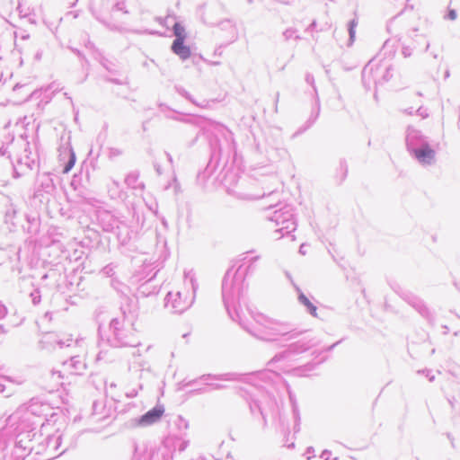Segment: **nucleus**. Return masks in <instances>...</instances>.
<instances>
[{
	"label": "nucleus",
	"instance_id": "nucleus-6",
	"mask_svg": "<svg viewBox=\"0 0 460 460\" xmlns=\"http://www.w3.org/2000/svg\"><path fill=\"white\" fill-rule=\"evenodd\" d=\"M75 155L72 154L68 163L66 164V165L63 169V173H67L73 168V166L75 164Z\"/></svg>",
	"mask_w": 460,
	"mask_h": 460
},
{
	"label": "nucleus",
	"instance_id": "nucleus-7",
	"mask_svg": "<svg viewBox=\"0 0 460 460\" xmlns=\"http://www.w3.org/2000/svg\"><path fill=\"white\" fill-rule=\"evenodd\" d=\"M449 17H450V19L455 20L456 18V12L455 11H450Z\"/></svg>",
	"mask_w": 460,
	"mask_h": 460
},
{
	"label": "nucleus",
	"instance_id": "nucleus-5",
	"mask_svg": "<svg viewBox=\"0 0 460 460\" xmlns=\"http://www.w3.org/2000/svg\"><path fill=\"white\" fill-rule=\"evenodd\" d=\"M299 299L300 301L305 305L307 306V308L310 310V313L313 314V315H316V306H314L310 301L309 299L304 296V295H301L299 296Z\"/></svg>",
	"mask_w": 460,
	"mask_h": 460
},
{
	"label": "nucleus",
	"instance_id": "nucleus-2",
	"mask_svg": "<svg viewBox=\"0 0 460 460\" xmlns=\"http://www.w3.org/2000/svg\"><path fill=\"white\" fill-rule=\"evenodd\" d=\"M415 157L422 164H430L435 158V152L429 146L414 150Z\"/></svg>",
	"mask_w": 460,
	"mask_h": 460
},
{
	"label": "nucleus",
	"instance_id": "nucleus-4",
	"mask_svg": "<svg viewBox=\"0 0 460 460\" xmlns=\"http://www.w3.org/2000/svg\"><path fill=\"white\" fill-rule=\"evenodd\" d=\"M173 33L176 37L175 40H185V38H186V35H185V29L184 27L180 24L179 22H176L174 25H173Z\"/></svg>",
	"mask_w": 460,
	"mask_h": 460
},
{
	"label": "nucleus",
	"instance_id": "nucleus-3",
	"mask_svg": "<svg viewBox=\"0 0 460 460\" xmlns=\"http://www.w3.org/2000/svg\"><path fill=\"white\" fill-rule=\"evenodd\" d=\"M172 49L182 59L190 58L191 54L190 48L184 45V40H174L172 45Z\"/></svg>",
	"mask_w": 460,
	"mask_h": 460
},
{
	"label": "nucleus",
	"instance_id": "nucleus-1",
	"mask_svg": "<svg viewBox=\"0 0 460 460\" xmlns=\"http://www.w3.org/2000/svg\"><path fill=\"white\" fill-rule=\"evenodd\" d=\"M164 409L163 406H156L144 414L139 422L143 425H150L156 422L164 414Z\"/></svg>",
	"mask_w": 460,
	"mask_h": 460
}]
</instances>
